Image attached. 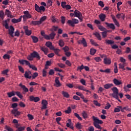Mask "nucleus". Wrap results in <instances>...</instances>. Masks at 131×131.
<instances>
[{
	"label": "nucleus",
	"mask_w": 131,
	"mask_h": 131,
	"mask_svg": "<svg viewBox=\"0 0 131 131\" xmlns=\"http://www.w3.org/2000/svg\"><path fill=\"white\" fill-rule=\"evenodd\" d=\"M93 119V124L94 126L96 127V128H98L99 129H102V127L99 124H103V121L99 120L98 118L96 117L95 116H93L92 117Z\"/></svg>",
	"instance_id": "1"
},
{
	"label": "nucleus",
	"mask_w": 131,
	"mask_h": 131,
	"mask_svg": "<svg viewBox=\"0 0 131 131\" xmlns=\"http://www.w3.org/2000/svg\"><path fill=\"white\" fill-rule=\"evenodd\" d=\"M111 91H112L113 93L110 94V96H112L113 98H114V99H116V100H118L120 103H121V100L119 99V97H118V89L116 87H114L111 89Z\"/></svg>",
	"instance_id": "2"
},
{
	"label": "nucleus",
	"mask_w": 131,
	"mask_h": 131,
	"mask_svg": "<svg viewBox=\"0 0 131 131\" xmlns=\"http://www.w3.org/2000/svg\"><path fill=\"white\" fill-rule=\"evenodd\" d=\"M34 58H36L38 59V60L40 59V56L36 51H33V53H31L30 55H28L27 57V59L29 60V61H33Z\"/></svg>",
	"instance_id": "3"
},
{
	"label": "nucleus",
	"mask_w": 131,
	"mask_h": 131,
	"mask_svg": "<svg viewBox=\"0 0 131 131\" xmlns=\"http://www.w3.org/2000/svg\"><path fill=\"white\" fill-rule=\"evenodd\" d=\"M15 94L20 99H23V95L21 94V92L17 91H12L11 92L7 93V95L8 96V98H12V97L15 96Z\"/></svg>",
	"instance_id": "4"
},
{
	"label": "nucleus",
	"mask_w": 131,
	"mask_h": 131,
	"mask_svg": "<svg viewBox=\"0 0 131 131\" xmlns=\"http://www.w3.org/2000/svg\"><path fill=\"white\" fill-rule=\"evenodd\" d=\"M79 21L75 18L72 19V20H69L67 21V24L72 27H74L75 24H78Z\"/></svg>",
	"instance_id": "5"
},
{
	"label": "nucleus",
	"mask_w": 131,
	"mask_h": 131,
	"mask_svg": "<svg viewBox=\"0 0 131 131\" xmlns=\"http://www.w3.org/2000/svg\"><path fill=\"white\" fill-rule=\"evenodd\" d=\"M74 17H77L79 19L80 22H82V14L77 10L74 11Z\"/></svg>",
	"instance_id": "6"
},
{
	"label": "nucleus",
	"mask_w": 131,
	"mask_h": 131,
	"mask_svg": "<svg viewBox=\"0 0 131 131\" xmlns=\"http://www.w3.org/2000/svg\"><path fill=\"white\" fill-rule=\"evenodd\" d=\"M35 11L38 12V13H41V11H42V12H45V11H46V8H45L44 6H41L39 7V6H38V5H37L36 4H35Z\"/></svg>",
	"instance_id": "7"
},
{
	"label": "nucleus",
	"mask_w": 131,
	"mask_h": 131,
	"mask_svg": "<svg viewBox=\"0 0 131 131\" xmlns=\"http://www.w3.org/2000/svg\"><path fill=\"white\" fill-rule=\"evenodd\" d=\"M78 45H83V47H88V43L84 38H82V40L77 41Z\"/></svg>",
	"instance_id": "8"
},
{
	"label": "nucleus",
	"mask_w": 131,
	"mask_h": 131,
	"mask_svg": "<svg viewBox=\"0 0 131 131\" xmlns=\"http://www.w3.org/2000/svg\"><path fill=\"white\" fill-rule=\"evenodd\" d=\"M12 114H13L15 117H17V116H19L21 114V112L18 111V109L15 108L13 109L11 111Z\"/></svg>",
	"instance_id": "9"
},
{
	"label": "nucleus",
	"mask_w": 131,
	"mask_h": 131,
	"mask_svg": "<svg viewBox=\"0 0 131 131\" xmlns=\"http://www.w3.org/2000/svg\"><path fill=\"white\" fill-rule=\"evenodd\" d=\"M40 100V98L38 97H35L33 96H30V101L31 102H35V103H37V102H39Z\"/></svg>",
	"instance_id": "10"
},
{
	"label": "nucleus",
	"mask_w": 131,
	"mask_h": 131,
	"mask_svg": "<svg viewBox=\"0 0 131 131\" xmlns=\"http://www.w3.org/2000/svg\"><path fill=\"white\" fill-rule=\"evenodd\" d=\"M24 14H25L24 15L22 16V17L24 18V19L25 20L26 18L27 19H29L31 18V15L29 14V12L28 11H24Z\"/></svg>",
	"instance_id": "11"
},
{
	"label": "nucleus",
	"mask_w": 131,
	"mask_h": 131,
	"mask_svg": "<svg viewBox=\"0 0 131 131\" xmlns=\"http://www.w3.org/2000/svg\"><path fill=\"white\" fill-rule=\"evenodd\" d=\"M42 106L41 107V110H44L45 109H47L48 108V101L46 100H42L41 102Z\"/></svg>",
	"instance_id": "12"
},
{
	"label": "nucleus",
	"mask_w": 131,
	"mask_h": 131,
	"mask_svg": "<svg viewBox=\"0 0 131 131\" xmlns=\"http://www.w3.org/2000/svg\"><path fill=\"white\" fill-rule=\"evenodd\" d=\"M9 31V34L11 36V37H14V32L15 31V28H14V27L13 26H10V29L8 30Z\"/></svg>",
	"instance_id": "13"
},
{
	"label": "nucleus",
	"mask_w": 131,
	"mask_h": 131,
	"mask_svg": "<svg viewBox=\"0 0 131 131\" xmlns=\"http://www.w3.org/2000/svg\"><path fill=\"white\" fill-rule=\"evenodd\" d=\"M31 71L28 70V71H26L24 74V76L26 78H28L29 79H31V76H29L31 74Z\"/></svg>",
	"instance_id": "14"
},
{
	"label": "nucleus",
	"mask_w": 131,
	"mask_h": 131,
	"mask_svg": "<svg viewBox=\"0 0 131 131\" xmlns=\"http://www.w3.org/2000/svg\"><path fill=\"white\" fill-rule=\"evenodd\" d=\"M118 108H120V110L121 112H124V110H126V111H128V112H130L131 111V109L130 108H128V106H125L124 107H122L121 106H118Z\"/></svg>",
	"instance_id": "15"
},
{
	"label": "nucleus",
	"mask_w": 131,
	"mask_h": 131,
	"mask_svg": "<svg viewBox=\"0 0 131 131\" xmlns=\"http://www.w3.org/2000/svg\"><path fill=\"white\" fill-rule=\"evenodd\" d=\"M105 24L106 25V27H108L112 30H115V26L113 24H109L107 22L105 23Z\"/></svg>",
	"instance_id": "16"
},
{
	"label": "nucleus",
	"mask_w": 131,
	"mask_h": 131,
	"mask_svg": "<svg viewBox=\"0 0 131 131\" xmlns=\"http://www.w3.org/2000/svg\"><path fill=\"white\" fill-rule=\"evenodd\" d=\"M19 63L21 64V65H24V64H26L27 66H28V65H30V63L28 60L22 59V60H19L18 61Z\"/></svg>",
	"instance_id": "17"
},
{
	"label": "nucleus",
	"mask_w": 131,
	"mask_h": 131,
	"mask_svg": "<svg viewBox=\"0 0 131 131\" xmlns=\"http://www.w3.org/2000/svg\"><path fill=\"white\" fill-rule=\"evenodd\" d=\"M113 82H114V84H115V85H120V84H122V82H121V80H119L116 78H114L113 80Z\"/></svg>",
	"instance_id": "18"
},
{
	"label": "nucleus",
	"mask_w": 131,
	"mask_h": 131,
	"mask_svg": "<svg viewBox=\"0 0 131 131\" xmlns=\"http://www.w3.org/2000/svg\"><path fill=\"white\" fill-rule=\"evenodd\" d=\"M40 49L42 52H43L45 55H48V53H49V49L48 48H46V47H40Z\"/></svg>",
	"instance_id": "19"
},
{
	"label": "nucleus",
	"mask_w": 131,
	"mask_h": 131,
	"mask_svg": "<svg viewBox=\"0 0 131 131\" xmlns=\"http://www.w3.org/2000/svg\"><path fill=\"white\" fill-rule=\"evenodd\" d=\"M19 86H20V88H21L25 93H28V92H29V90H28V88H27L25 85L22 84V83H20L19 84Z\"/></svg>",
	"instance_id": "20"
},
{
	"label": "nucleus",
	"mask_w": 131,
	"mask_h": 131,
	"mask_svg": "<svg viewBox=\"0 0 131 131\" xmlns=\"http://www.w3.org/2000/svg\"><path fill=\"white\" fill-rule=\"evenodd\" d=\"M111 16V17L114 21V23H115V25H116V26H117L118 27H119V26H120L119 23H118V21H117L116 18H115V16L113 14H112Z\"/></svg>",
	"instance_id": "21"
},
{
	"label": "nucleus",
	"mask_w": 131,
	"mask_h": 131,
	"mask_svg": "<svg viewBox=\"0 0 131 131\" xmlns=\"http://www.w3.org/2000/svg\"><path fill=\"white\" fill-rule=\"evenodd\" d=\"M21 20H22V16H20V17L18 19L13 18L11 20V22L14 24L16 23H18L19 22H21Z\"/></svg>",
	"instance_id": "22"
},
{
	"label": "nucleus",
	"mask_w": 131,
	"mask_h": 131,
	"mask_svg": "<svg viewBox=\"0 0 131 131\" xmlns=\"http://www.w3.org/2000/svg\"><path fill=\"white\" fill-rule=\"evenodd\" d=\"M103 62L106 65H110L111 64V59L106 57L104 58Z\"/></svg>",
	"instance_id": "23"
},
{
	"label": "nucleus",
	"mask_w": 131,
	"mask_h": 131,
	"mask_svg": "<svg viewBox=\"0 0 131 131\" xmlns=\"http://www.w3.org/2000/svg\"><path fill=\"white\" fill-rule=\"evenodd\" d=\"M45 46L47 47V48H49L50 50H52L54 49V46L52 44V42L51 41H47L46 42Z\"/></svg>",
	"instance_id": "24"
},
{
	"label": "nucleus",
	"mask_w": 131,
	"mask_h": 131,
	"mask_svg": "<svg viewBox=\"0 0 131 131\" xmlns=\"http://www.w3.org/2000/svg\"><path fill=\"white\" fill-rule=\"evenodd\" d=\"M41 35L43 36L45 39H47L48 40H50V36H49V35H46V33H45V31H41Z\"/></svg>",
	"instance_id": "25"
},
{
	"label": "nucleus",
	"mask_w": 131,
	"mask_h": 131,
	"mask_svg": "<svg viewBox=\"0 0 131 131\" xmlns=\"http://www.w3.org/2000/svg\"><path fill=\"white\" fill-rule=\"evenodd\" d=\"M99 18L102 22H104V21H105L106 19V15H105L104 14L101 13L99 15Z\"/></svg>",
	"instance_id": "26"
},
{
	"label": "nucleus",
	"mask_w": 131,
	"mask_h": 131,
	"mask_svg": "<svg viewBox=\"0 0 131 131\" xmlns=\"http://www.w3.org/2000/svg\"><path fill=\"white\" fill-rule=\"evenodd\" d=\"M55 82L56 84V86L57 88H59V87L61 86V85H62V84H61V83H60V81L59 80V77H56Z\"/></svg>",
	"instance_id": "27"
},
{
	"label": "nucleus",
	"mask_w": 131,
	"mask_h": 131,
	"mask_svg": "<svg viewBox=\"0 0 131 131\" xmlns=\"http://www.w3.org/2000/svg\"><path fill=\"white\" fill-rule=\"evenodd\" d=\"M103 86L106 90H109V89H111L112 86H114V85L112 83H107L104 84Z\"/></svg>",
	"instance_id": "28"
},
{
	"label": "nucleus",
	"mask_w": 131,
	"mask_h": 131,
	"mask_svg": "<svg viewBox=\"0 0 131 131\" xmlns=\"http://www.w3.org/2000/svg\"><path fill=\"white\" fill-rule=\"evenodd\" d=\"M52 50L54 51V52L55 54V55H57V56L60 57V54H59V53L61 52V50L60 49L57 48L55 49V47H54L53 49H52Z\"/></svg>",
	"instance_id": "29"
},
{
	"label": "nucleus",
	"mask_w": 131,
	"mask_h": 131,
	"mask_svg": "<svg viewBox=\"0 0 131 131\" xmlns=\"http://www.w3.org/2000/svg\"><path fill=\"white\" fill-rule=\"evenodd\" d=\"M93 34L96 36V37H97L98 40H102V38H101V35L100 34V33L95 32Z\"/></svg>",
	"instance_id": "30"
},
{
	"label": "nucleus",
	"mask_w": 131,
	"mask_h": 131,
	"mask_svg": "<svg viewBox=\"0 0 131 131\" xmlns=\"http://www.w3.org/2000/svg\"><path fill=\"white\" fill-rule=\"evenodd\" d=\"M114 41L112 40L106 39L105 40V43L106 45H110L111 46L114 44Z\"/></svg>",
	"instance_id": "31"
},
{
	"label": "nucleus",
	"mask_w": 131,
	"mask_h": 131,
	"mask_svg": "<svg viewBox=\"0 0 131 131\" xmlns=\"http://www.w3.org/2000/svg\"><path fill=\"white\" fill-rule=\"evenodd\" d=\"M97 53V50L94 49V48H92L90 49V55L92 56H94L95 54Z\"/></svg>",
	"instance_id": "32"
},
{
	"label": "nucleus",
	"mask_w": 131,
	"mask_h": 131,
	"mask_svg": "<svg viewBox=\"0 0 131 131\" xmlns=\"http://www.w3.org/2000/svg\"><path fill=\"white\" fill-rule=\"evenodd\" d=\"M31 38L32 39L33 42H34V43H36L38 41V38L36 36H31Z\"/></svg>",
	"instance_id": "33"
},
{
	"label": "nucleus",
	"mask_w": 131,
	"mask_h": 131,
	"mask_svg": "<svg viewBox=\"0 0 131 131\" xmlns=\"http://www.w3.org/2000/svg\"><path fill=\"white\" fill-rule=\"evenodd\" d=\"M31 24H32V25H34L35 26L36 25H40V22L39 21V20H37V21H32L31 23Z\"/></svg>",
	"instance_id": "34"
},
{
	"label": "nucleus",
	"mask_w": 131,
	"mask_h": 131,
	"mask_svg": "<svg viewBox=\"0 0 131 131\" xmlns=\"http://www.w3.org/2000/svg\"><path fill=\"white\" fill-rule=\"evenodd\" d=\"M50 37V39H54L55 38V36H56V33L54 32H52L49 35Z\"/></svg>",
	"instance_id": "35"
},
{
	"label": "nucleus",
	"mask_w": 131,
	"mask_h": 131,
	"mask_svg": "<svg viewBox=\"0 0 131 131\" xmlns=\"http://www.w3.org/2000/svg\"><path fill=\"white\" fill-rule=\"evenodd\" d=\"M82 116H83V118L84 119H86V118H89V116L88 115V113H86V112L83 111L82 113Z\"/></svg>",
	"instance_id": "36"
},
{
	"label": "nucleus",
	"mask_w": 131,
	"mask_h": 131,
	"mask_svg": "<svg viewBox=\"0 0 131 131\" xmlns=\"http://www.w3.org/2000/svg\"><path fill=\"white\" fill-rule=\"evenodd\" d=\"M58 45L61 48H63L65 45V42H64V41H63L62 39H60L59 40Z\"/></svg>",
	"instance_id": "37"
},
{
	"label": "nucleus",
	"mask_w": 131,
	"mask_h": 131,
	"mask_svg": "<svg viewBox=\"0 0 131 131\" xmlns=\"http://www.w3.org/2000/svg\"><path fill=\"white\" fill-rule=\"evenodd\" d=\"M6 15H7L8 17H10V18H12V14L11 13V11L9 9H6V12H5Z\"/></svg>",
	"instance_id": "38"
},
{
	"label": "nucleus",
	"mask_w": 131,
	"mask_h": 131,
	"mask_svg": "<svg viewBox=\"0 0 131 131\" xmlns=\"http://www.w3.org/2000/svg\"><path fill=\"white\" fill-rule=\"evenodd\" d=\"M28 66L30 68H31L32 70H34L35 71H37V68H36L35 66L33 64H30V65H28Z\"/></svg>",
	"instance_id": "39"
},
{
	"label": "nucleus",
	"mask_w": 131,
	"mask_h": 131,
	"mask_svg": "<svg viewBox=\"0 0 131 131\" xmlns=\"http://www.w3.org/2000/svg\"><path fill=\"white\" fill-rule=\"evenodd\" d=\"M97 27L101 31H105V30H106V28L102 25H98Z\"/></svg>",
	"instance_id": "40"
},
{
	"label": "nucleus",
	"mask_w": 131,
	"mask_h": 131,
	"mask_svg": "<svg viewBox=\"0 0 131 131\" xmlns=\"http://www.w3.org/2000/svg\"><path fill=\"white\" fill-rule=\"evenodd\" d=\"M90 42L91 43L92 45L95 46V47H99L98 43H97V42H96L95 40H93V39H90Z\"/></svg>",
	"instance_id": "41"
},
{
	"label": "nucleus",
	"mask_w": 131,
	"mask_h": 131,
	"mask_svg": "<svg viewBox=\"0 0 131 131\" xmlns=\"http://www.w3.org/2000/svg\"><path fill=\"white\" fill-rule=\"evenodd\" d=\"M62 94L63 97H64V98H68L70 97L69 94H68V93H67L66 92L62 91Z\"/></svg>",
	"instance_id": "42"
},
{
	"label": "nucleus",
	"mask_w": 131,
	"mask_h": 131,
	"mask_svg": "<svg viewBox=\"0 0 131 131\" xmlns=\"http://www.w3.org/2000/svg\"><path fill=\"white\" fill-rule=\"evenodd\" d=\"M76 95H77V96H79L81 99H84V96H83V94L79 92H77L76 93Z\"/></svg>",
	"instance_id": "43"
},
{
	"label": "nucleus",
	"mask_w": 131,
	"mask_h": 131,
	"mask_svg": "<svg viewBox=\"0 0 131 131\" xmlns=\"http://www.w3.org/2000/svg\"><path fill=\"white\" fill-rule=\"evenodd\" d=\"M5 128L7 131H14V129H13V128L10 127L9 126H8V125H5Z\"/></svg>",
	"instance_id": "44"
},
{
	"label": "nucleus",
	"mask_w": 131,
	"mask_h": 131,
	"mask_svg": "<svg viewBox=\"0 0 131 131\" xmlns=\"http://www.w3.org/2000/svg\"><path fill=\"white\" fill-rule=\"evenodd\" d=\"M76 127L78 128V129H81V128H82V125H81V123L78 122L76 124Z\"/></svg>",
	"instance_id": "45"
},
{
	"label": "nucleus",
	"mask_w": 131,
	"mask_h": 131,
	"mask_svg": "<svg viewBox=\"0 0 131 131\" xmlns=\"http://www.w3.org/2000/svg\"><path fill=\"white\" fill-rule=\"evenodd\" d=\"M84 69V66H83V64H81V66H79L77 68V71H78V70L80 71V72H81V71Z\"/></svg>",
	"instance_id": "46"
},
{
	"label": "nucleus",
	"mask_w": 131,
	"mask_h": 131,
	"mask_svg": "<svg viewBox=\"0 0 131 131\" xmlns=\"http://www.w3.org/2000/svg\"><path fill=\"white\" fill-rule=\"evenodd\" d=\"M79 34V35H83V33H80V32H71L70 33H69V34Z\"/></svg>",
	"instance_id": "47"
},
{
	"label": "nucleus",
	"mask_w": 131,
	"mask_h": 131,
	"mask_svg": "<svg viewBox=\"0 0 131 131\" xmlns=\"http://www.w3.org/2000/svg\"><path fill=\"white\" fill-rule=\"evenodd\" d=\"M37 76H38V73L35 72L33 74V75L31 77H32V79H35V78H36V77H37Z\"/></svg>",
	"instance_id": "48"
},
{
	"label": "nucleus",
	"mask_w": 131,
	"mask_h": 131,
	"mask_svg": "<svg viewBox=\"0 0 131 131\" xmlns=\"http://www.w3.org/2000/svg\"><path fill=\"white\" fill-rule=\"evenodd\" d=\"M46 20H47V16H44L41 17V18L40 19V20L39 21L40 22V24H41V23H42L43 21H46Z\"/></svg>",
	"instance_id": "49"
},
{
	"label": "nucleus",
	"mask_w": 131,
	"mask_h": 131,
	"mask_svg": "<svg viewBox=\"0 0 131 131\" xmlns=\"http://www.w3.org/2000/svg\"><path fill=\"white\" fill-rule=\"evenodd\" d=\"M65 21H66V17L65 16H62L61 17V22L62 24H65Z\"/></svg>",
	"instance_id": "50"
},
{
	"label": "nucleus",
	"mask_w": 131,
	"mask_h": 131,
	"mask_svg": "<svg viewBox=\"0 0 131 131\" xmlns=\"http://www.w3.org/2000/svg\"><path fill=\"white\" fill-rule=\"evenodd\" d=\"M18 105L21 108H25V107L26 106V105L25 103H24V102L22 101L20 102Z\"/></svg>",
	"instance_id": "51"
},
{
	"label": "nucleus",
	"mask_w": 131,
	"mask_h": 131,
	"mask_svg": "<svg viewBox=\"0 0 131 131\" xmlns=\"http://www.w3.org/2000/svg\"><path fill=\"white\" fill-rule=\"evenodd\" d=\"M104 32H102L101 33L102 36L103 38H105V37H107V32L105 31H103Z\"/></svg>",
	"instance_id": "52"
},
{
	"label": "nucleus",
	"mask_w": 131,
	"mask_h": 131,
	"mask_svg": "<svg viewBox=\"0 0 131 131\" xmlns=\"http://www.w3.org/2000/svg\"><path fill=\"white\" fill-rule=\"evenodd\" d=\"M65 113L67 114H69L70 113H71V107L70 106L68 107V110L65 111Z\"/></svg>",
	"instance_id": "53"
},
{
	"label": "nucleus",
	"mask_w": 131,
	"mask_h": 131,
	"mask_svg": "<svg viewBox=\"0 0 131 131\" xmlns=\"http://www.w3.org/2000/svg\"><path fill=\"white\" fill-rule=\"evenodd\" d=\"M10 55H8V54H5L3 56V59H4V60H7V59H8V60H10Z\"/></svg>",
	"instance_id": "54"
},
{
	"label": "nucleus",
	"mask_w": 131,
	"mask_h": 131,
	"mask_svg": "<svg viewBox=\"0 0 131 131\" xmlns=\"http://www.w3.org/2000/svg\"><path fill=\"white\" fill-rule=\"evenodd\" d=\"M93 103H94V105H96L98 107H100L101 106V103H98V101H97V100H94Z\"/></svg>",
	"instance_id": "55"
},
{
	"label": "nucleus",
	"mask_w": 131,
	"mask_h": 131,
	"mask_svg": "<svg viewBox=\"0 0 131 131\" xmlns=\"http://www.w3.org/2000/svg\"><path fill=\"white\" fill-rule=\"evenodd\" d=\"M74 115L78 118L79 120H82V118L79 116V115L77 113H75Z\"/></svg>",
	"instance_id": "56"
},
{
	"label": "nucleus",
	"mask_w": 131,
	"mask_h": 131,
	"mask_svg": "<svg viewBox=\"0 0 131 131\" xmlns=\"http://www.w3.org/2000/svg\"><path fill=\"white\" fill-rule=\"evenodd\" d=\"M5 24H3V26H5L6 29H9V24H8V21L5 20Z\"/></svg>",
	"instance_id": "57"
},
{
	"label": "nucleus",
	"mask_w": 131,
	"mask_h": 131,
	"mask_svg": "<svg viewBox=\"0 0 131 131\" xmlns=\"http://www.w3.org/2000/svg\"><path fill=\"white\" fill-rule=\"evenodd\" d=\"M62 50L64 51V53H66V52H68V51H69V47H68L67 46H66L62 48Z\"/></svg>",
	"instance_id": "58"
},
{
	"label": "nucleus",
	"mask_w": 131,
	"mask_h": 131,
	"mask_svg": "<svg viewBox=\"0 0 131 131\" xmlns=\"http://www.w3.org/2000/svg\"><path fill=\"white\" fill-rule=\"evenodd\" d=\"M18 67L19 71H20V72H21V73H24V69H23V68L21 67V66H18Z\"/></svg>",
	"instance_id": "59"
},
{
	"label": "nucleus",
	"mask_w": 131,
	"mask_h": 131,
	"mask_svg": "<svg viewBox=\"0 0 131 131\" xmlns=\"http://www.w3.org/2000/svg\"><path fill=\"white\" fill-rule=\"evenodd\" d=\"M4 14V11H3V10L1 11L0 17L1 18V19H2V20H4V17H5Z\"/></svg>",
	"instance_id": "60"
},
{
	"label": "nucleus",
	"mask_w": 131,
	"mask_h": 131,
	"mask_svg": "<svg viewBox=\"0 0 131 131\" xmlns=\"http://www.w3.org/2000/svg\"><path fill=\"white\" fill-rule=\"evenodd\" d=\"M57 65L60 68H65V67H66V65L63 63H58Z\"/></svg>",
	"instance_id": "61"
},
{
	"label": "nucleus",
	"mask_w": 131,
	"mask_h": 131,
	"mask_svg": "<svg viewBox=\"0 0 131 131\" xmlns=\"http://www.w3.org/2000/svg\"><path fill=\"white\" fill-rule=\"evenodd\" d=\"M55 74V71L53 69H51L49 72V75H54Z\"/></svg>",
	"instance_id": "62"
},
{
	"label": "nucleus",
	"mask_w": 131,
	"mask_h": 131,
	"mask_svg": "<svg viewBox=\"0 0 131 131\" xmlns=\"http://www.w3.org/2000/svg\"><path fill=\"white\" fill-rule=\"evenodd\" d=\"M25 32L26 33V35H28V36L31 35V30H28L26 31Z\"/></svg>",
	"instance_id": "63"
},
{
	"label": "nucleus",
	"mask_w": 131,
	"mask_h": 131,
	"mask_svg": "<svg viewBox=\"0 0 131 131\" xmlns=\"http://www.w3.org/2000/svg\"><path fill=\"white\" fill-rule=\"evenodd\" d=\"M19 101V99L18 98L14 97L12 98V102H18Z\"/></svg>",
	"instance_id": "64"
}]
</instances>
